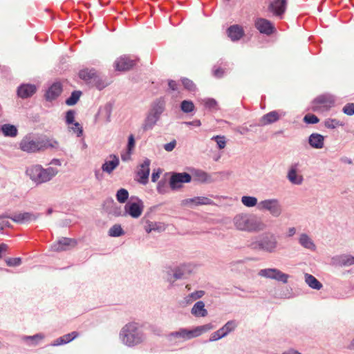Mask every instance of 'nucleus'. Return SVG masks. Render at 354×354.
<instances>
[{
	"instance_id": "obj_13",
	"label": "nucleus",
	"mask_w": 354,
	"mask_h": 354,
	"mask_svg": "<svg viewBox=\"0 0 354 354\" xmlns=\"http://www.w3.org/2000/svg\"><path fill=\"white\" fill-rule=\"evenodd\" d=\"M335 102V99L330 95H322L316 97L312 104V109L315 111L320 110L322 108L331 106Z\"/></svg>"
},
{
	"instance_id": "obj_40",
	"label": "nucleus",
	"mask_w": 354,
	"mask_h": 354,
	"mask_svg": "<svg viewBox=\"0 0 354 354\" xmlns=\"http://www.w3.org/2000/svg\"><path fill=\"white\" fill-rule=\"evenodd\" d=\"M44 338V335L41 333H37L32 336H24L23 337V340L28 342L30 341L28 344L30 346H35L37 345L39 341L42 340Z\"/></svg>"
},
{
	"instance_id": "obj_63",
	"label": "nucleus",
	"mask_w": 354,
	"mask_h": 354,
	"mask_svg": "<svg viewBox=\"0 0 354 354\" xmlns=\"http://www.w3.org/2000/svg\"><path fill=\"white\" fill-rule=\"evenodd\" d=\"M184 124L187 126H194V127H200L201 125V122L199 120H195L191 122H185Z\"/></svg>"
},
{
	"instance_id": "obj_61",
	"label": "nucleus",
	"mask_w": 354,
	"mask_h": 354,
	"mask_svg": "<svg viewBox=\"0 0 354 354\" xmlns=\"http://www.w3.org/2000/svg\"><path fill=\"white\" fill-rule=\"evenodd\" d=\"M66 344V342L64 337L62 336V337L56 339L51 345L53 346H60V345H63V344Z\"/></svg>"
},
{
	"instance_id": "obj_38",
	"label": "nucleus",
	"mask_w": 354,
	"mask_h": 354,
	"mask_svg": "<svg viewBox=\"0 0 354 354\" xmlns=\"http://www.w3.org/2000/svg\"><path fill=\"white\" fill-rule=\"evenodd\" d=\"M241 203L247 207L257 206L258 208V201L254 196H243L241 197Z\"/></svg>"
},
{
	"instance_id": "obj_51",
	"label": "nucleus",
	"mask_w": 354,
	"mask_h": 354,
	"mask_svg": "<svg viewBox=\"0 0 354 354\" xmlns=\"http://www.w3.org/2000/svg\"><path fill=\"white\" fill-rule=\"evenodd\" d=\"M71 125L72 126L70 127V129L73 131V133H75L77 137L82 136L83 133V129L80 124L76 122Z\"/></svg>"
},
{
	"instance_id": "obj_43",
	"label": "nucleus",
	"mask_w": 354,
	"mask_h": 354,
	"mask_svg": "<svg viewBox=\"0 0 354 354\" xmlns=\"http://www.w3.org/2000/svg\"><path fill=\"white\" fill-rule=\"evenodd\" d=\"M81 94H82V93L80 91H73L71 93V96L68 99H66V104L68 106H73V105L75 104L78 102Z\"/></svg>"
},
{
	"instance_id": "obj_17",
	"label": "nucleus",
	"mask_w": 354,
	"mask_h": 354,
	"mask_svg": "<svg viewBox=\"0 0 354 354\" xmlns=\"http://www.w3.org/2000/svg\"><path fill=\"white\" fill-rule=\"evenodd\" d=\"M194 266L191 263H183L174 268L173 277L174 279L187 278L193 271Z\"/></svg>"
},
{
	"instance_id": "obj_10",
	"label": "nucleus",
	"mask_w": 354,
	"mask_h": 354,
	"mask_svg": "<svg viewBox=\"0 0 354 354\" xmlns=\"http://www.w3.org/2000/svg\"><path fill=\"white\" fill-rule=\"evenodd\" d=\"M79 77L88 83L95 84L99 90H101L105 87L104 84H101L99 82V77L97 75L95 70L93 68H86L81 70L79 73Z\"/></svg>"
},
{
	"instance_id": "obj_58",
	"label": "nucleus",
	"mask_w": 354,
	"mask_h": 354,
	"mask_svg": "<svg viewBox=\"0 0 354 354\" xmlns=\"http://www.w3.org/2000/svg\"><path fill=\"white\" fill-rule=\"evenodd\" d=\"M234 131L241 135H245L250 131V129L245 125H241L236 127Z\"/></svg>"
},
{
	"instance_id": "obj_60",
	"label": "nucleus",
	"mask_w": 354,
	"mask_h": 354,
	"mask_svg": "<svg viewBox=\"0 0 354 354\" xmlns=\"http://www.w3.org/2000/svg\"><path fill=\"white\" fill-rule=\"evenodd\" d=\"M134 146H135L134 137L133 135H130L128 138V145H127V148H128V150L129 152L134 148Z\"/></svg>"
},
{
	"instance_id": "obj_47",
	"label": "nucleus",
	"mask_w": 354,
	"mask_h": 354,
	"mask_svg": "<svg viewBox=\"0 0 354 354\" xmlns=\"http://www.w3.org/2000/svg\"><path fill=\"white\" fill-rule=\"evenodd\" d=\"M212 140L216 142L219 149H223L226 146V138L224 136H214L212 138Z\"/></svg>"
},
{
	"instance_id": "obj_29",
	"label": "nucleus",
	"mask_w": 354,
	"mask_h": 354,
	"mask_svg": "<svg viewBox=\"0 0 354 354\" xmlns=\"http://www.w3.org/2000/svg\"><path fill=\"white\" fill-rule=\"evenodd\" d=\"M228 37L232 41L239 40L244 35V31L239 25H233L227 29Z\"/></svg>"
},
{
	"instance_id": "obj_5",
	"label": "nucleus",
	"mask_w": 354,
	"mask_h": 354,
	"mask_svg": "<svg viewBox=\"0 0 354 354\" xmlns=\"http://www.w3.org/2000/svg\"><path fill=\"white\" fill-rule=\"evenodd\" d=\"M120 338L128 346H134L145 339V335L138 324L131 322L126 324L120 330Z\"/></svg>"
},
{
	"instance_id": "obj_50",
	"label": "nucleus",
	"mask_w": 354,
	"mask_h": 354,
	"mask_svg": "<svg viewBox=\"0 0 354 354\" xmlns=\"http://www.w3.org/2000/svg\"><path fill=\"white\" fill-rule=\"evenodd\" d=\"M182 83L185 88L187 89L188 91H194L196 90V86L192 80L187 78H183L182 79Z\"/></svg>"
},
{
	"instance_id": "obj_19",
	"label": "nucleus",
	"mask_w": 354,
	"mask_h": 354,
	"mask_svg": "<svg viewBox=\"0 0 354 354\" xmlns=\"http://www.w3.org/2000/svg\"><path fill=\"white\" fill-rule=\"evenodd\" d=\"M39 214H34L32 212H22L15 214L9 218L17 223H28L32 221H35L39 217Z\"/></svg>"
},
{
	"instance_id": "obj_49",
	"label": "nucleus",
	"mask_w": 354,
	"mask_h": 354,
	"mask_svg": "<svg viewBox=\"0 0 354 354\" xmlns=\"http://www.w3.org/2000/svg\"><path fill=\"white\" fill-rule=\"evenodd\" d=\"M75 111L68 110V111H66V116H65V121L68 125L73 124V123L75 122Z\"/></svg>"
},
{
	"instance_id": "obj_54",
	"label": "nucleus",
	"mask_w": 354,
	"mask_h": 354,
	"mask_svg": "<svg viewBox=\"0 0 354 354\" xmlns=\"http://www.w3.org/2000/svg\"><path fill=\"white\" fill-rule=\"evenodd\" d=\"M342 111L348 115H353L354 114V103L346 104Z\"/></svg>"
},
{
	"instance_id": "obj_3",
	"label": "nucleus",
	"mask_w": 354,
	"mask_h": 354,
	"mask_svg": "<svg viewBox=\"0 0 354 354\" xmlns=\"http://www.w3.org/2000/svg\"><path fill=\"white\" fill-rule=\"evenodd\" d=\"M214 328L212 323L198 326L193 329L181 328L178 330L171 332L167 335V339L171 342H180L199 337L203 333Z\"/></svg>"
},
{
	"instance_id": "obj_9",
	"label": "nucleus",
	"mask_w": 354,
	"mask_h": 354,
	"mask_svg": "<svg viewBox=\"0 0 354 354\" xmlns=\"http://www.w3.org/2000/svg\"><path fill=\"white\" fill-rule=\"evenodd\" d=\"M258 275L266 279H274L277 281L286 283L289 279V275L282 272L277 268H264L259 271Z\"/></svg>"
},
{
	"instance_id": "obj_6",
	"label": "nucleus",
	"mask_w": 354,
	"mask_h": 354,
	"mask_svg": "<svg viewBox=\"0 0 354 354\" xmlns=\"http://www.w3.org/2000/svg\"><path fill=\"white\" fill-rule=\"evenodd\" d=\"M165 111V101L162 98H158L154 100L151 103L142 124L143 130H151L159 121Z\"/></svg>"
},
{
	"instance_id": "obj_52",
	"label": "nucleus",
	"mask_w": 354,
	"mask_h": 354,
	"mask_svg": "<svg viewBox=\"0 0 354 354\" xmlns=\"http://www.w3.org/2000/svg\"><path fill=\"white\" fill-rule=\"evenodd\" d=\"M319 118L314 114H307L304 118V122L306 124H317Z\"/></svg>"
},
{
	"instance_id": "obj_27",
	"label": "nucleus",
	"mask_w": 354,
	"mask_h": 354,
	"mask_svg": "<svg viewBox=\"0 0 354 354\" xmlns=\"http://www.w3.org/2000/svg\"><path fill=\"white\" fill-rule=\"evenodd\" d=\"M39 144L41 151H45L48 149L55 150L59 149V143L54 138H44L39 139Z\"/></svg>"
},
{
	"instance_id": "obj_45",
	"label": "nucleus",
	"mask_w": 354,
	"mask_h": 354,
	"mask_svg": "<svg viewBox=\"0 0 354 354\" xmlns=\"http://www.w3.org/2000/svg\"><path fill=\"white\" fill-rule=\"evenodd\" d=\"M202 103L204 104L205 108L209 110H216L217 109V102L213 98H205L202 100Z\"/></svg>"
},
{
	"instance_id": "obj_44",
	"label": "nucleus",
	"mask_w": 354,
	"mask_h": 354,
	"mask_svg": "<svg viewBox=\"0 0 354 354\" xmlns=\"http://www.w3.org/2000/svg\"><path fill=\"white\" fill-rule=\"evenodd\" d=\"M180 109L183 112L189 113L194 111V104L192 101L183 100L180 104Z\"/></svg>"
},
{
	"instance_id": "obj_14",
	"label": "nucleus",
	"mask_w": 354,
	"mask_h": 354,
	"mask_svg": "<svg viewBox=\"0 0 354 354\" xmlns=\"http://www.w3.org/2000/svg\"><path fill=\"white\" fill-rule=\"evenodd\" d=\"M255 28L261 33L270 35L275 31L274 24L264 18H257L254 21Z\"/></svg>"
},
{
	"instance_id": "obj_30",
	"label": "nucleus",
	"mask_w": 354,
	"mask_h": 354,
	"mask_svg": "<svg viewBox=\"0 0 354 354\" xmlns=\"http://www.w3.org/2000/svg\"><path fill=\"white\" fill-rule=\"evenodd\" d=\"M191 313L196 317H205L207 315V310L205 308V304L198 301L193 306Z\"/></svg>"
},
{
	"instance_id": "obj_20",
	"label": "nucleus",
	"mask_w": 354,
	"mask_h": 354,
	"mask_svg": "<svg viewBox=\"0 0 354 354\" xmlns=\"http://www.w3.org/2000/svg\"><path fill=\"white\" fill-rule=\"evenodd\" d=\"M214 202L209 198L205 196H196L192 198H186L181 201L183 206H197L204 205H212Z\"/></svg>"
},
{
	"instance_id": "obj_26",
	"label": "nucleus",
	"mask_w": 354,
	"mask_h": 354,
	"mask_svg": "<svg viewBox=\"0 0 354 354\" xmlns=\"http://www.w3.org/2000/svg\"><path fill=\"white\" fill-rule=\"evenodd\" d=\"M308 144L312 148L321 149L324 146V136L318 133H313L308 137Z\"/></svg>"
},
{
	"instance_id": "obj_25",
	"label": "nucleus",
	"mask_w": 354,
	"mask_h": 354,
	"mask_svg": "<svg viewBox=\"0 0 354 354\" xmlns=\"http://www.w3.org/2000/svg\"><path fill=\"white\" fill-rule=\"evenodd\" d=\"M110 160H105L102 165V170L107 174H111L120 164L119 158L111 154L109 156Z\"/></svg>"
},
{
	"instance_id": "obj_37",
	"label": "nucleus",
	"mask_w": 354,
	"mask_h": 354,
	"mask_svg": "<svg viewBox=\"0 0 354 354\" xmlns=\"http://www.w3.org/2000/svg\"><path fill=\"white\" fill-rule=\"evenodd\" d=\"M286 177L287 179L293 185H300L304 182V177L301 174L288 171Z\"/></svg>"
},
{
	"instance_id": "obj_42",
	"label": "nucleus",
	"mask_w": 354,
	"mask_h": 354,
	"mask_svg": "<svg viewBox=\"0 0 354 354\" xmlns=\"http://www.w3.org/2000/svg\"><path fill=\"white\" fill-rule=\"evenodd\" d=\"M116 199L120 203H124L129 198V192L126 189L120 188L116 193Z\"/></svg>"
},
{
	"instance_id": "obj_21",
	"label": "nucleus",
	"mask_w": 354,
	"mask_h": 354,
	"mask_svg": "<svg viewBox=\"0 0 354 354\" xmlns=\"http://www.w3.org/2000/svg\"><path fill=\"white\" fill-rule=\"evenodd\" d=\"M76 244L75 240L69 238L63 237L60 239L57 243H55L51 248L53 251L60 252L67 250L70 247H73Z\"/></svg>"
},
{
	"instance_id": "obj_8",
	"label": "nucleus",
	"mask_w": 354,
	"mask_h": 354,
	"mask_svg": "<svg viewBox=\"0 0 354 354\" xmlns=\"http://www.w3.org/2000/svg\"><path fill=\"white\" fill-rule=\"evenodd\" d=\"M39 139H37L34 134L26 135L19 143V148L24 152L34 153L41 151Z\"/></svg>"
},
{
	"instance_id": "obj_18",
	"label": "nucleus",
	"mask_w": 354,
	"mask_h": 354,
	"mask_svg": "<svg viewBox=\"0 0 354 354\" xmlns=\"http://www.w3.org/2000/svg\"><path fill=\"white\" fill-rule=\"evenodd\" d=\"M143 211V205L141 201L138 203H129L124 206V214H129L132 218H138Z\"/></svg>"
},
{
	"instance_id": "obj_22",
	"label": "nucleus",
	"mask_w": 354,
	"mask_h": 354,
	"mask_svg": "<svg viewBox=\"0 0 354 354\" xmlns=\"http://www.w3.org/2000/svg\"><path fill=\"white\" fill-rule=\"evenodd\" d=\"M114 64L117 71H124L131 69L134 66L135 61L124 55L117 59Z\"/></svg>"
},
{
	"instance_id": "obj_41",
	"label": "nucleus",
	"mask_w": 354,
	"mask_h": 354,
	"mask_svg": "<svg viewBox=\"0 0 354 354\" xmlns=\"http://www.w3.org/2000/svg\"><path fill=\"white\" fill-rule=\"evenodd\" d=\"M109 236L111 237H118L124 234V231L119 224L113 225L108 232Z\"/></svg>"
},
{
	"instance_id": "obj_39",
	"label": "nucleus",
	"mask_w": 354,
	"mask_h": 354,
	"mask_svg": "<svg viewBox=\"0 0 354 354\" xmlns=\"http://www.w3.org/2000/svg\"><path fill=\"white\" fill-rule=\"evenodd\" d=\"M205 295V292L203 290H197L194 292L190 293L186 297H185V302L187 304H189L194 301L195 300H197L201 297H203Z\"/></svg>"
},
{
	"instance_id": "obj_53",
	"label": "nucleus",
	"mask_w": 354,
	"mask_h": 354,
	"mask_svg": "<svg viewBox=\"0 0 354 354\" xmlns=\"http://www.w3.org/2000/svg\"><path fill=\"white\" fill-rule=\"evenodd\" d=\"M6 262L8 266H18L21 263V259L19 257L8 258Z\"/></svg>"
},
{
	"instance_id": "obj_34",
	"label": "nucleus",
	"mask_w": 354,
	"mask_h": 354,
	"mask_svg": "<svg viewBox=\"0 0 354 354\" xmlns=\"http://www.w3.org/2000/svg\"><path fill=\"white\" fill-rule=\"evenodd\" d=\"M112 107L110 104H106L99 111V116L104 123H109L111 121Z\"/></svg>"
},
{
	"instance_id": "obj_56",
	"label": "nucleus",
	"mask_w": 354,
	"mask_h": 354,
	"mask_svg": "<svg viewBox=\"0 0 354 354\" xmlns=\"http://www.w3.org/2000/svg\"><path fill=\"white\" fill-rule=\"evenodd\" d=\"M300 167H301V164L299 162H293L290 165L288 171H290V172L300 174L301 173Z\"/></svg>"
},
{
	"instance_id": "obj_15",
	"label": "nucleus",
	"mask_w": 354,
	"mask_h": 354,
	"mask_svg": "<svg viewBox=\"0 0 354 354\" xmlns=\"http://www.w3.org/2000/svg\"><path fill=\"white\" fill-rule=\"evenodd\" d=\"M286 113L282 111H272L263 115L259 119V126H266L279 120L281 117L285 116Z\"/></svg>"
},
{
	"instance_id": "obj_24",
	"label": "nucleus",
	"mask_w": 354,
	"mask_h": 354,
	"mask_svg": "<svg viewBox=\"0 0 354 354\" xmlns=\"http://www.w3.org/2000/svg\"><path fill=\"white\" fill-rule=\"evenodd\" d=\"M298 242L302 248L311 252H315L317 249L313 240L306 233H301L299 234Z\"/></svg>"
},
{
	"instance_id": "obj_28",
	"label": "nucleus",
	"mask_w": 354,
	"mask_h": 354,
	"mask_svg": "<svg viewBox=\"0 0 354 354\" xmlns=\"http://www.w3.org/2000/svg\"><path fill=\"white\" fill-rule=\"evenodd\" d=\"M36 92V86L33 84H23L18 88V95L21 98L32 96Z\"/></svg>"
},
{
	"instance_id": "obj_57",
	"label": "nucleus",
	"mask_w": 354,
	"mask_h": 354,
	"mask_svg": "<svg viewBox=\"0 0 354 354\" xmlns=\"http://www.w3.org/2000/svg\"><path fill=\"white\" fill-rule=\"evenodd\" d=\"M223 337H224L222 335V334L220 333V331L218 330H217L216 331H215L211 334L210 337L209 339V342L217 341Z\"/></svg>"
},
{
	"instance_id": "obj_2",
	"label": "nucleus",
	"mask_w": 354,
	"mask_h": 354,
	"mask_svg": "<svg viewBox=\"0 0 354 354\" xmlns=\"http://www.w3.org/2000/svg\"><path fill=\"white\" fill-rule=\"evenodd\" d=\"M248 247L254 251L272 254L277 251L279 242L274 234L266 232L259 235L255 240L250 241Z\"/></svg>"
},
{
	"instance_id": "obj_35",
	"label": "nucleus",
	"mask_w": 354,
	"mask_h": 354,
	"mask_svg": "<svg viewBox=\"0 0 354 354\" xmlns=\"http://www.w3.org/2000/svg\"><path fill=\"white\" fill-rule=\"evenodd\" d=\"M145 230L147 233H151V232H160L165 230V227L160 223L147 221Z\"/></svg>"
},
{
	"instance_id": "obj_46",
	"label": "nucleus",
	"mask_w": 354,
	"mask_h": 354,
	"mask_svg": "<svg viewBox=\"0 0 354 354\" xmlns=\"http://www.w3.org/2000/svg\"><path fill=\"white\" fill-rule=\"evenodd\" d=\"M342 125V124L336 119L328 118L324 121V126L327 129H333Z\"/></svg>"
},
{
	"instance_id": "obj_23",
	"label": "nucleus",
	"mask_w": 354,
	"mask_h": 354,
	"mask_svg": "<svg viewBox=\"0 0 354 354\" xmlns=\"http://www.w3.org/2000/svg\"><path fill=\"white\" fill-rule=\"evenodd\" d=\"M62 91V84L59 82L53 83L46 91L45 98L47 101H53L60 95Z\"/></svg>"
},
{
	"instance_id": "obj_55",
	"label": "nucleus",
	"mask_w": 354,
	"mask_h": 354,
	"mask_svg": "<svg viewBox=\"0 0 354 354\" xmlns=\"http://www.w3.org/2000/svg\"><path fill=\"white\" fill-rule=\"evenodd\" d=\"M78 336H79V333L76 331H73L72 333H70L63 335L66 344L71 342V341L75 339Z\"/></svg>"
},
{
	"instance_id": "obj_4",
	"label": "nucleus",
	"mask_w": 354,
	"mask_h": 354,
	"mask_svg": "<svg viewBox=\"0 0 354 354\" xmlns=\"http://www.w3.org/2000/svg\"><path fill=\"white\" fill-rule=\"evenodd\" d=\"M59 173L55 167L44 168L41 165H33L26 170V175L36 185H41L50 181Z\"/></svg>"
},
{
	"instance_id": "obj_7",
	"label": "nucleus",
	"mask_w": 354,
	"mask_h": 354,
	"mask_svg": "<svg viewBox=\"0 0 354 354\" xmlns=\"http://www.w3.org/2000/svg\"><path fill=\"white\" fill-rule=\"evenodd\" d=\"M258 209L261 212H268L274 217H279L283 212V207L279 200L274 198L259 202Z\"/></svg>"
},
{
	"instance_id": "obj_62",
	"label": "nucleus",
	"mask_w": 354,
	"mask_h": 354,
	"mask_svg": "<svg viewBox=\"0 0 354 354\" xmlns=\"http://www.w3.org/2000/svg\"><path fill=\"white\" fill-rule=\"evenodd\" d=\"M296 232V228L295 227H290L287 230L286 236L288 238L292 237L294 235H295Z\"/></svg>"
},
{
	"instance_id": "obj_48",
	"label": "nucleus",
	"mask_w": 354,
	"mask_h": 354,
	"mask_svg": "<svg viewBox=\"0 0 354 354\" xmlns=\"http://www.w3.org/2000/svg\"><path fill=\"white\" fill-rule=\"evenodd\" d=\"M194 178H196V180L200 182H206L208 178V175L206 172L201 170H196L194 172Z\"/></svg>"
},
{
	"instance_id": "obj_36",
	"label": "nucleus",
	"mask_w": 354,
	"mask_h": 354,
	"mask_svg": "<svg viewBox=\"0 0 354 354\" xmlns=\"http://www.w3.org/2000/svg\"><path fill=\"white\" fill-rule=\"evenodd\" d=\"M305 281L313 289L320 290L322 284L312 274H305Z\"/></svg>"
},
{
	"instance_id": "obj_12",
	"label": "nucleus",
	"mask_w": 354,
	"mask_h": 354,
	"mask_svg": "<svg viewBox=\"0 0 354 354\" xmlns=\"http://www.w3.org/2000/svg\"><path fill=\"white\" fill-rule=\"evenodd\" d=\"M150 160L146 158L143 162L139 165L136 171L137 180L142 185H146L148 183L150 172Z\"/></svg>"
},
{
	"instance_id": "obj_59",
	"label": "nucleus",
	"mask_w": 354,
	"mask_h": 354,
	"mask_svg": "<svg viewBox=\"0 0 354 354\" xmlns=\"http://www.w3.org/2000/svg\"><path fill=\"white\" fill-rule=\"evenodd\" d=\"M176 145V141L175 140H173L170 142L165 144L164 145V149L167 151H171L174 150V149L175 148Z\"/></svg>"
},
{
	"instance_id": "obj_31",
	"label": "nucleus",
	"mask_w": 354,
	"mask_h": 354,
	"mask_svg": "<svg viewBox=\"0 0 354 354\" xmlns=\"http://www.w3.org/2000/svg\"><path fill=\"white\" fill-rule=\"evenodd\" d=\"M0 132H1L6 137L14 138L17 136V128L10 124H5L0 126Z\"/></svg>"
},
{
	"instance_id": "obj_64",
	"label": "nucleus",
	"mask_w": 354,
	"mask_h": 354,
	"mask_svg": "<svg viewBox=\"0 0 354 354\" xmlns=\"http://www.w3.org/2000/svg\"><path fill=\"white\" fill-rule=\"evenodd\" d=\"M224 73V71L221 68H217L213 70V74L216 77H221Z\"/></svg>"
},
{
	"instance_id": "obj_16",
	"label": "nucleus",
	"mask_w": 354,
	"mask_h": 354,
	"mask_svg": "<svg viewBox=\"0 0 354 354\" xmlns=\"http://www.w3.org/2000/svg\"><path fill=\"white\" fill-rule=\"evenodd\" d=\"M192 180V176L187 173H174L170 178L169 184L173 189L181 187V183H189Z\"/></svg>"
},
{
	"instance_id": "obj_1",
	"label": "nucleus",
	"mask_w": 354,
	"mask_h": 354,
	"mask_svg": "<svg viewBox=\"0 0 354 354\" xmlns=\"http://www.w3.org/2000/svg\"><path fill=\"white\" fill-rule=\"evenodd\" d=\"M235 228L240 231L254 232L263 231L267 225L261 219L248 214H239L233 218Z\"/></svg>"
},
{
	"instance_id": "obj_11",
	"label": "nucleus",
	"mask_w": 354,
	"mask_h": 354,
	"mask_svg": "<svg viewBox=\"0 0 354 354\" xmlns=\"http://www.w3.org/2000/svg\"><path fill=\"white\" fill-rule=\"evenodd\" d=\"M286 8L287 0H271L268 6V10L279 19L283 18Z\"/></svg>"
},
{
	"instance_id": "obj_33",
	"label": "nucleus",
	"mask_w": 354,
	"mask_h": 354,
	"mask_svg": "<svg viewBox=\"0 0 354 354\" xmlns=\"http://www.w3.org/2000/svg\"><path fill=\"white\" fill-rule=\"evenodd\" d=\"M237 327V324L235 320L228 321L221 328L218 329L220 333L225 337L230 333L233 332Z\"/></svg>"
},
{
	"instance_id": "obj_32",
	"label": "nucleus",
	"mask_w": 354,
	"mask_h": 354,
	"mask_svg": "<svg viewBox=\"0 0 354 354\" xmlns=\"http://www.w3.org/2000/svg\"><path fill=\"white\" fill-rule=\"evenodd\" d=\"M333 260L340 266H350L354 265V257L351 255H339L333 258Z\"/></svg>"
}]
</instances>
